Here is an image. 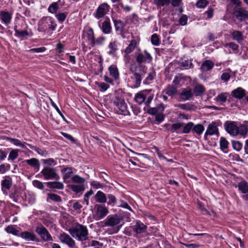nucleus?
<instances>
[{"label":"nucleus","instance_id":"ddd939ff","mask_svg":"<svg viewBox=\"0 0 248 248\" xmlns=\"http://www.w3.org/2000/svg\"><path fill=\"white\" fill-rule=\"evenodd\" d=\"M149 94V91L143 90L135 94L134 100L139 104L140 105L145 102V99Z\"/></svg>","mask_w":248,"mask_h":248},{"label":"nucleus","instance_id":"72a5a7b5","mask_svg":"<svg viewBox=\"0 0 248 248\" xmlns=\"http://www.w3.org/2000/svg\"><path fill=\"white\" fill-rule=\"evenodd\" d=\"M108 70L110 75L115 80L119 79V73L116 66L111 65L108 67Z\"/></svg>","mask_w":248,"mask_h":248},{"label":"nucleus","instance_id":"79ce46f5","mask_svg":"<svg viewBox=\"0 0 248 248\" xmlns=\"http://www.w3.org/2000/svg\"><path fill=\"white\" fill-rule=\"evenodd\" d=\"M15 35L18 37L23 38L24 37L29 35V33L26 30L19 31L17 29V26L14 28Z\"/></svg>","mask_w":248,"mask_h":248},{"label":"nucleus","instance_id":"49530a36","mask_svg":"<svg viewBox=\"0 0 248 248\" xmlns=\"http://www.w3.org/2000/svg\"><path fill=\"white\" fill-rule=\"evenodd\" d=\"M72 180L73 182L78 183V185H84L85 179L81 177L78 175H74L72 178Z\"/></svg>","mask_w":248,"mask_h":248},{"label":"nucleus","instance_id":"aec40b11","mask_svg":"<svg viewBox=\"0 0 248 248\" xmlns=\"http://www.w3.org/2000/svg\"><path fill=\"white\" fill-rule=\"evenodd\" d=\"M12 185V180L9 176H6L3 177V179L1 181V186L2 190H9Z\"/></svg>","mask_w":248,"mask_h":248},{"label":"nucleus","instance_id":"f3484780","mask_svg":"<svg viewBox=\"0 0 248 248\" xmlns=\"http://www.w3.org/2000/svg\"><path fill=\"white\" fill-rule=\"evenodd\" d=\"M12 18V14L6 11H0V19L2 22L6 25L10 23Z\"/></svg>","mask_w":248,"mask_h":248},{"label":"nucleus","instance_id":"2f4dec72","mask_svg":"<svg viewBox=\"0 0 248 248\" xmlns=\"http://www.w3.org/2000/svg\"><path fill=\"white\" fill-rule=\"evenodd\" d=\"M102 30L105 34H109L111 32V26L109 19L106 20L102 23Z\"/></svg>","mask_w":248,"mask_h":248},{"label":"nucleus","instance_id":"423d86ee","mask_svg":"<svg viewBox=\"0 0 248 248\" xmlns=\"http://www.w3.org/2000/svg\"><path fill=\"white\" fill-rule=\"evenodd\" d=\"M113 103L121 111L120 114L124 115H128L129 112L127 110V105L123 99L115 97L113 99Z\"/></svg>","mask_w":248,"mask_h":248},{"label":"nucleus","instance_id":"774afa93","mask_svg":"<svg viewBox=\"0 0 248 248\" xmlns=\"http://www.w3.org/2000/svg\"><path fill=\"white\" fill-rule=\"evenodd\" d=\"M164 119V116L162 113H157L155 115V120L158 122V123H160L162 122Z\"/></svg>","mask_w":248,"mask_h":248},{"label":"nucleus","instance_id":"4be33fe9","mask_svg":"<svg viewBox=\"0 0 248 248\" xmlns=\"http://www.w3.org/2000/svg\"><path fill=\"white\" fill-rule=\"evenodd\" d=\"M214 66V62L211 60H205L204 61L200 67L202 72H207L212 69Z\"/></svg>","mask_w":248,"mask_h":248},{"label":"nucleus","instance_id":"6e6d98bb","mask_svg":"<svg viewBox=\"0 0 248 248\" xmlns=\"http://www.w3.org/2000/svg\"><path fill=\"white\" fill-rule=\"evenodd\" d=\"M232 143L233 149L237 151H240L242 148V144L238 141L232 140Z\"/></svg>","mask_w":248,"mask_h":248},{"label":"nucleus","instance_id":"b1692460","mask_svg":"<svg viewBox=\"0 0 248 248\" xmlns=\"http://www.w3.org/2000/svg\"><path fill=\"white\" fill-rule=\"evenodd\" d=\"M114 23L115 29L116 31H119L120 33L124 32L125 25L124 22L121 20H117L115 19H112Z\"/></svg>","mask_w":248,"mask_h":248},{"label":"nucleus","instance_id":"9d476101","mask_svg":"<svg viewBox=\"0 0 248 248\" xmlns=\"http://www.w3.org/2000/svg\"><path fill=\"white\" fill-rule=\"evenodd\" d=\"M218 126V123L217 122L214 121L209 124L204 134V137L214 135L218 137L219 135Z\"/></svg>","mask_w":248,"mask_h":248},{"label":"nucleus","instance_id":"6e6552de","mask_svg":"<svg viewBox=\"0 0 248 248\" xmlns=\"http://www.w3.org/2000/svg\"><path fill=\"white\" fill-rule=\"evenodd\" d=\"M109 8V5L107 3H101L98 7L93 15L97 19L102 18L108 12Z\"/></svg>","mask_w":248,"mask_h":248},{"label":"nucleus","instance_id":"680f3d73","mask_svg":"<svg viewBox=\"0 0 248 248\" xmlns=\"http://www.w3.org/2000/svg\"><path fill=\"white\" fill-rule=\"evenodd\" d=\"M66 16V14L64 13H59L56 15L58 20L61 23L65 20Z\"/></svg>","mask_w":248,"mask_h":248},{"label":"nucleus","instance_id":"c85d7f7f","mask_svg":"<svg viewBox=\"0 0 248 248\" xmlns=\"http://www.w3.org/2000/svg\"><path fill=\"white\" fill-rule=\"evenodd\" d=\"M27 163L28 165L36 169L37 170H39L40 164L38 159L35 158H32L30 159H27L24 161Z\"/></svg>","mask_w":248,"mask_h":248},{"label":"nucleus","instance_id":"f257e3e1","mask_svg":"<svg viewBox=\"0 0 248 248\" xmlns=\"http://www.w3.org/2000/svg\"><path fill=\"white\" fill-rule=\"evenodd\" d=\"M224 127L226 132L232 136L240 135L245 137L248 134L247 126L242 124L238 126L234 121H226L224 124Z\"/></svg>","mask_w":248,"mask_h":248},{"label":"nucleus","instance_id":"a878e982","mask_svg":"<svg viewBox=\"0 0 248 248\" xmlns=\"http://www.w3.org/2000/svg\"><path fill=\"white\" fill-rule=\"evenodd\" d=\"M108 47L109 49L108 52V54L109 55L115 56L118 50L117 42L116 41L111 42L109 44Z\"/></svg>","mask_w":248,"mask_h":248},{"label":"nucleus","instance_id":"412c9836","mask_svg":"<svg viewBox=\"0 0 248 248\" xmlns=\"http://www.w3.org/2000/svg\"><path fill=\"white\" fill-rule=\"evenodd\" d=\"M108 213V209L101 205H98L97 206L96 215L99 219L103 218Z\"/></svg>","mask_w":248,"mask_h":248},{"label":"nucleus","instance_id":"5701e85b","mask_svg":"<svg viewBox=\"0 0 248 248\" xmlns=\"http://www.w3.org/2000/svg\"><path fill=\"white\" fill-rule=\"evenodd\" d=\"M245 90L241 87L237 88L234 90L232 93V95L236 98L240 99L245 96Z\"/></svg>","mask_w":248,"mask_h":248},{"label":"nucleus","instance_id":"de8ad7c7","mask_svg":"<svg viewBox=\"0 0 248 248\" xmlns=\"http://www.w3.org/2000/svg\"><path fill=\"white\" fill-rule=\"evenodd\" d=\"M42 162L47 166H54L57 164V161L53 158H49L47 159H43Z\"/></svg>","mask_w":248,"mask_h":248},{"label":"nucleus","instance_id":"3c124183","mask_svg":"<svg viewBox=\"0 0 248 248\" xmlns=\"http://www.w3.org/2000/svg\"><path fill=\"white\" fill-rule=\"evenodd\" d=\"M193 123L189 122L187 123L183 127V133L185 134L189 133L191 130L192 131Z\"/></svg>","mask_w":248,"mask_h":248},{"label":"nucleus","instance_id":"20e7f679","mask_svg":"<svg viewBox=\"0 0 248 248\" xmlns=\"http://www.w3.org/2000/svg\"><path fill=\"white\" fill-rule=\"evenodd\" d=\"M38 30L40 32H45L48 30L55 31L57 24L54 19L51 16H44L38 22Z\"/></svg>","mask_w":248,"mask_h":248},{"label":"nucleus","instance_id":"09e8293b","mask_svg":"<svg viewBox=\"0 0 248 248\" xmlns=\"http://www.w3.org/2000/svg\"><path fill=\"white\" fill-rule=\"evenodd\" d=\"M106 40V38L103 36H100L97 37L96 39L94 38V43L93 45H92L91 47H93L96 45L100 46L102 45Z\"/></svg>","mask_w":248,"mask_h":248},{"label":"nucleus","instance_id":"bb28decb","mask_svg":"<svg viewBox=\"0 0 248 248\" xmlns=\"http://www.w3.org/2000/svg\"><path fill=\"white\" fill-rule=\"evenodd\" d=\"M68 186L76 193H82L85 190L84 185L71 184L68 185Z\"/></svg>","mask_w":248,"mask_h":248},{"label":"nucleus","instance_id":"69168bd1","mask_svg":"<svg viewBox=\"0 0 248 248\" xmlns=\"http://www.w3.org/2000/svg\"><path fill=\"white\" fill-rule=\"evenodd\" d=\"M91 186L95 189L102 188L103 185L98 182L93 181L91 182Z\"/></svg>","mask_w":248,"mask_h":248},{"label":"nucleus","instance_id":"7c9ffc66","mask_svg":"<svg viewBox=\"0 0 248 248\" xmlns=\"http://www.w3.org/2000/svg\"><path fill=\"white\" fill-rule=\"evenodd\" d=\"M219 145L221 151H222L224 153H228L229 142L225 138L221 137L220 138Z\"/></svg>","mask_w":248,"mask_h":248},{"label":"nucleus","instance_id":"4468645a","mask_svg":"<svg viewBox=\"0 0 248 248\" xmlns=\"http://www.w3.org/2000/svg\"><path fill=\"white\" fill-rule=\"evenodd\" d=\"M193 96L192 91L189 88L183 89L180 93V98L183 101L190 100Z\"/></svg>","mask_w":248,"mask_h":248},{"label":"nucleus","instance_id":"a19ab883","mask_svg":"<svg viewBox=\"0 0 248 248\" xmlns=\"http://www.w3.org/2000/svg\"><path fill=\"white\" fill-rule=\"evenodd\" d=\"M62 172L63 173V178L66 180L70 178L73 174L72 168H65L62 170Z\"/></svg>","mask_w":248,"mask_h":248},{"label":"nucleus","instance_id":"473e14b6","mask_svg":"<svg viewBox=\"0 0 248 248\" xmlns=\"http://www.w3.org/2000/svg\"><path fill=\"white\" fill-rule=\"evenodd\" d=\"M97 202L99 203H106L107 202V196L101 191H98L95 195Z\"/></svg>","mask_w":248,"mask_h":248},{"label":"nucleus","instance_id":"8fccbe9b","mask_svg":"<svg viewBox=\"0 0 248 248\" xmlns=\"http://www.w3.org/2000/svg\"><path fill=\"white\" fill-rule=\"evenodd\" d=\"M151 41L153 45L155 46H158L160 44V39L158 35L156 33L153 34L151 36Z\"/></svg>","mask_w":248,"mask_h":248},{"label":"nucleus","instance_id":"cd10ccee","mask_svg":"<svg viewBox=\"0 0 248 248\" xmlns=\"http://www.w3.org/2000/svg\"><path fill=\"white\" fill-rule=\"evenodd\" d=\"M238 190L243 194L248 193V183L244 180H242L238 183L237 185Z\"/></svg>","mask_w":248,"mask_h":248},{"label":"nucleus","instance_id":"5fc2aeb1","mask_svg":"<svg viewBox=\"0 0 248 248\" xmlns=\"http://www.w3.org/2000/svg\"><path fill=\"white\" fill-rule=\"evenodd\" d=\"M209 3L207 0H199L196 3V6L199 8H204Z\"/></svg>","mask_w":248,"mask_h":248},{"label":"nucleus","instance_id":"f03ea898","mask_svg":"<svg viewBox=\"0 0 248 248\" xmlns=\"http://www.w3.org/2000/svg\"><path fill=\"white\" fill-rule=\"evenodd\" d=\"M68 232L73 238L78 241H83L88 239V229L82 224L76 223L69 229Z\"/></svg>","mask_w":248,"mask_h":248},{"label":"nucleus","instance_id":"ea45409f","mask_svg":"<svg viewBox=\"0 0 248 248\" xmlns=\"http://www.w3.org/2000/svg\"><path fill=\"white\" fill-rule=\"evenodd\" d=\"M137 42L135 40H132L130 43L125 49V53L128 54L131 53L137 46Z\"/></svg>","mask_w":248,"mask_h":248},{"label":"nucleus","instance_id":"0eeeda50","mask_svg":"<svg viewBox=\"0 0 248 248\" xmlns=\"http://www.w3.org/2000/svg\"><path fill=\"white\" fill-rule=\"evenodd\" d=\"M41 173L44 176L46 180H58L59 179V176L56 173L55 170L52 168L48 167H45L42 170Z\"/></svg>","mask_w":248,"mask_h":248},{"label":"nucleus","instance_id":"58836bf2","mask_svg":"<svg viewBox=\"0 0 248 248\" xmlns=\"http://www.w3.org/2000/svg\"><path fill=\"white\" fill-rule=\"evenodd\" d=\"M108 205L114 206L117 203V199L115 196L111 194L107 195V202Z\"/></svg>","mask_w":248,"mask_h":248},{"label":"nucleus","instance_id":"39448f33","mask_svg":"<svg viewBox=\"0 0 248 248\" xmlns=\"http://www.w3.org/2000/svg\"><path fill=\"white\" fill-rule=\"evenodd\" d=\"M35 232L40 236L41 239L45 241H52L53 237L47 230L43 225L40 224L35 228Z\"/></svg>","mask_w":248,"mask_h":248},{"label":"nucleus","instance_id":"052dcab7","mask_svg":"<svg viewBox=\"0 0 248 248\" xmlns=\"http://www.w3.org/2000/svg\"><path fill=\"white\" fill-rule=\"evenodd\" d=\"M183 125V124L181 123H177L173 124L171 125V128L170 129L171 132L173 133L175 131L180 129Z\"/></svg>","mask_w":248,"mask_h":248},{"label":"nucleus","instance_id":"9b49d317","mask_svg":"<svg viewBox=\"0 0 248 248\" xmlns=\"http://www.w3.org/2000/svg\"><path fill=\"white\" fill-rule=\"evenodd\" d=\"M82 37L86 39L89 45L91 46L92 45L94 44L95 36L93 30L92 28L88 27L84 29L83 31Z\"/></svg>","mask_w":248,"mask_h":248},{"label":"nucleus","instance_id":"2eb2a0df","mask_svg":"<svg viewBox=\"0 0 248 248\" xmlns=\"http://www.w3.org/2000/svg\"><path fill=\"white\" fill-rule=\"evenodd\" d=\"M236 17L240 20L248 18V11L244 8L239 7L235 11Z\"/></svg>","mask_w":248,"mask_h":248},{"label":"nucleus","instance_id":"dca6fc26","mask_svg":"<svg viewBox=\"0 0 248 248\" xmlns=\"http://www.w3.org/2000/svg\"><path fill=\"white\" fill-rule=\"evenodd\" d=\"M147 227L140 221H138L133 227V230L137 234H140L146 232Z\"/></svg>","mask_w":248,"mask_h":248},{"label":"nucleus","instance_id":"f704fd0d","mask_svg":"<svg viewBox=\"0 0 248 248\" xmlns=\"http://www.w3.org/2000/svg\"><path fill=\"white\" fill-rule=\"evenodd\" d=\"M50 201L54 202H61L62 201V198L54 193H48L47 198H46V202H50Z\"/></svg>","mask_w":248,"mask_h":248},{"label":"nucleus","instance_id":"393cba45","mask_svg":"<svg viewBox=\"0 0 248 248\" xmlns=\"http://www.w3.org/2000/svg\"><path fill=\"white\" fill-rule=\"evenodd\" d=\"M205 91V89L202 84H197L193 88L192 93L196 96L202 95Z\"/></svg>","mask_w":248,"mask_h":248},{"label":"nucleus","instance_id":"864d4df0","mask_svg":"<svg viewBox=\"0 0 248 248\" xmlns=\"http://www.w3.org/2000/svg\"><path fill=\"white\" fill-rule=\"evenodd\" d=\"M18 156V150L17 149L12 150L8 156V159L11 160H14Z\"/></svg>","mask_w":248,"mask_h":248},{"label":"nucleus","instance_id":"4c0bfd02","mask_svg":"<svg viewBox=\"0 0 248 248\" xmlns=\"http://www.w3.org/2000/svg\"><path fill=\"white\" fill-rule=\"evenodd\" d=\"M192 131L198 135H201L204 130V127L202 124H194L193 123Z\"/></svg>","mask_w":248,"mask_h":248},{"label":"nucleus","instance_id":"37998d69","mask_svg":"<svg viewBox=\"0 0 248 248\" xmlns=\"http://www.w3.org/2000/svg\"><path fill=\"white\" fill-rule=\"evenodd\" d=\"M198 205L199 209L203 215H209L210 216H215V213L213 211H211V212L208 211L201 203H199Z\"/></svg>","mask_w":248,"mask_h":248},{"label":"nucleus","instance_id":"4d7b16f0","mask_svg":"<svg viewBox=\"0 0 248 248\" xmlns=\"http://www.w3.org/2000/svg\"><path fill=\"white\" fill-rule=\"evenodd\" d=\"M50 102H51V104L52 105V106L53 107H54L55 109L56 110V111H57V112L60 114V115L62 117V119L65 121L66 122H67L68 123V122L67 121V120H66L65 118L64 117V115L62 114V112L61 111L60 109L58 107V106L56 105V104L52 101V99H50Z\"/></svg>","mask_w":248,"mask_h":248},{"label":"nucleus","instance_id":"13d9d810","mask_svg":"<svg viewBox=\"0 0 248 248\" xmlns=\"http://www.w3.org/2000/svg\"><path fill=\"white\" fill-rule=\"evenodd\" d=\"M204 15L207 16L205 18L206 19L212 18L214 15V9L212 7H209L208 10L204 12Z\"/></svg>","mask_w":248,"mask_h":248},{"label":"nucleus","instance_id":"a211bd4d","mask_svg":"<svg viewBox=\"0 0 248 248\" xmlns=\"http://www.w3.org/2000/svg\"><path fill=\"white\" fill-rule=\"evenodd\" d=\"M20 236L26 241H36L37 238L35 234L32 232L24 231L20 234Z\"/></svg>","mask_w":248,"mask_h":248},{"label":"nucleus","instance_id":"338daca9","mask_svg":"<svg viewBox=\"0 0 248 248\" xmlns=\"http://www.w3.org/2000/svg\"><path fill=\"white\" fill-rule=\"evenodd\" d=\"M216 100L217 101L224 103L227 100V96L224 93H220L217 96Z\"/></svg>","mask_w":248,"mask_h":248},{"label":"nucleus","instance_id":"7ed1b4c3","mask_svg":"<svg viewBox=\"0 0 248 248\" xmlns=\"http://www.w3.org/2000/svg\"><path fill=\"white\" fill-rule=\"evenodd\" d=\"M130 70L133 74L131 79L134 80L133 86L135 88H138L141 84L142 79L145 76L147 67L142 65H139L131 67Z\"/></svg>","mask_w":248,"mask_h":248},{"label":"nucleus","instance_id":"e433bc0d","mask_svg":"<svg viewBox=\"0 0 248 248\" xmlns=\"http://www.w3.org/2000/svg\"><path fill=\"white\" fill-rule=\"evenodd\" d=\"M232 35L233 39L237 41L239 43L244 40L242 33L239 31H233L232 33Z\"/></svg>","mask_w":248,"mask_h":248},{"label":"nucleus","instance_id":"f8f14e48","mask_svg":"<svg viewBox=\"0 0 248 248\" xmlns=\"http://www.w3.org/2000/svg\"><path fill=\"white\" fill-rule=\"evenodd\" d=\"M152 60L151 55L146 50L144 51V53H139L136 57V61L139 65H140L143 62L150 63Z\"/></svg>","mask_w":248,"mask_h":248},{"label":"nucleus","instance_id":"c03bdc74","mask_svg":"<svg viewBox=\"0 0 248 248\" xmlns=\"http://www.w3.org/2000/svg\"><path fill=\"white\" fill-rule=\"evenodd\" d=\"M5 231L8 233H11L15 235H18L19 231L15 228V226L11 225L5 228Z\"/></svg>","mask_w":248,"mask_h":248},{"label":"nucleus","instance_id":"c756f323","mask_svg":"<svg viewBox=\"0 0 248 248\" xmlns=\"http://www.w3.org/2000/svg\"><path fill=\"white\" fill-rule=\"evenodd\" d=\"M164 92L170 96L173 97L177 94V90L172 85H168L165 89Z\"/></svg>","mask_w":248,"mask_h":248},{"label":"nucleus","instance_id":"6ab92c4d","mask_svg":"<svg viewBox=\"0 0 248 248\" xmlns=\"http://www.w3.org/2000/svg\"><path fill=\"white\" fill-rule=\"evenodd\" d=\"M120 219L117 217H108L105 223V226L114 227L120 223Z\"/></svg>","mask_w":248,"mask_h":248},{"label":"nucleus","instance_id":"1a4fd4ad","mask_svg":"<svg viewBox=\"0 0 248 248\" xmlns=\"http://www.w3.org/2000/svg\"><path fill=\"white\" fill-rule=\"evenodd\" d=\"M59 238L60 241L68 246L70 248H77L75 241L67 233L60 234Z\"/></svg>","mask_w":248,"mask_h":248},{"label":"nucleus","instance_id":"bf43d9fd","mask_svg":"<svg viewBox=\"0 0 248 248\" xmlns=\"http://www.w3.org/2000/svg\"><path fill=\"white\" fill-rule=\"evenodd\" d=\"M193 106H194L189 104H179L178 105V107L180 108L186 110H190L192 109Z\"/></svg>","mask_w":248,"mask_h":248},{"label":"nucleus","instance_id":"e2e57ef3","mask_svg":"<svg viewBox=\"0 0 248 248\" xmlns=\"http://www.w3.org/2000/svg\"><path fill=\"white\" fill-rule=\"evenodd\" d=\"M187 17L186 15H183L179 20L180 24L182 26L186 25L187 24Z\"/></svg>","mask_w":248,"mask_h":248},{"label":"nucleus","instance_id":"0e129e2a","mask_svg":"<svg viewBox=\"0 0 248 248\" xmlns=\"http://www.w3.org/2000/svg\"><path fill=\"white\" fill-rule=\"evenodd\" d=\"M32 184H33V185L35 187H36L40 189H44V186L43 183L38 180H34L32 182Z\"/></svg>","mask_w":248,"mask_h":248},{"label":"nucleus","instance_id":"a18cd8bd","mask_svg":"<svg viewBox=\"0 0 248 248\" xmlns=\"http://www.w3.org/2000/svg\"><path fill=\"white\" fill-rule=\"evenodd\" d=\"M59 9V4L57 2H54L51 3L48 8V11L52 14L56 13Z\"/></svg>","mask_w":248,"mask_h":248},{"label":"nucleus","instance_id":"603ef678","mask_svg":"<svg viewBox=\"0 0 248 248\" xmlns=\"http://www.w3.org/2000/svg\"><path fill=\"white\" fill-rule=\"evenodd\" d=\"M154 2L158 7H161L165 5H169L170 3V0H154Z\"/></svg>","mask_w":248,"mask_h":248},{"label":"nucleus","instance_id":"c9c22d12","mask_svg":"<svg viewBox=\"0 0 248 248\" xmlns=\"http://www.w3.org/2000/svg\"><path fill=\"white\" fill-rule=\"evenodd\" d=\"M47 186L50 188H55L57 189H63V184L59 182H49L47 183Z\"/></svg>","mask_w":248,"mask_h":248}]
</instances>
